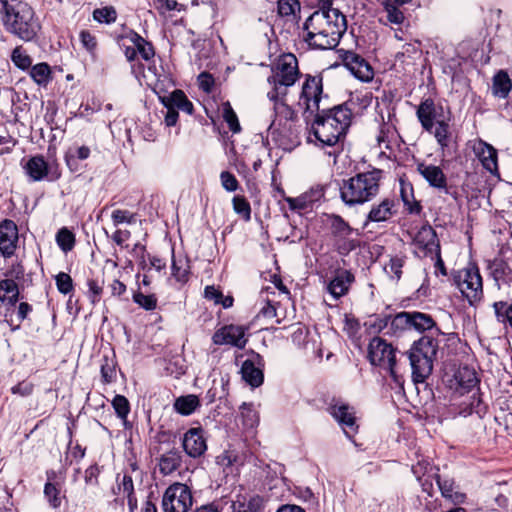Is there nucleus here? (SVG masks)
<instances>
[{
    "instance_id": "obj_59",
    "label": "nucleus",
    "mask_w": 512,
    "mask_h": 512,
    "mask_svg": "<svg viewBox=\"0 0 512 512\" xmlns=\"http://www.w3.org/2000/svg\"><path fill=\"white\" fill-rule=\"evenodd\" d=\"M88 285V292H89V298L91 299V302L93 304L100 301L101 294L103 292V286L102 283H99L98 280L95 279H89L87 281Z\"/></svg>"
},
{
    "instance_id": "obj_9",
    "label": "nucleus",
    "mask_w": 512,
    "mask_h": 512,
    "mask_svg": "<svg viewBox=\"0 0 512 512\" xmlns=\"http://www.w3.org/2000/svg\"><path fill=\"white\" fill-rule=\"evenodd\" d=\"M454 283L470 304L479 301L483 296L482 277L474 265L457 271Z\"/></svg>"
},
{
    "instance_id": "obj_15",
    "label": "nucleus",
    "mask_w": 512,
    "mask_h": 512,
    "mask_svg": "<svg viewBox=\"0 0 512 512\" xmlns=\"http://www.w3.org/2000/svg\"><path fill=\"white\" fill-rule=\"evenodd\" d=\"M414 245L423 252L424 256L433 257L440 252V242L435 230L430 225L422 226L413 239Z\"/></svg>"
},
{
    "instance_id": "obj_4",
    "label": "nucleus",
    "mask_w": 512,
    "mask_h": 512,
    "mask_svg": "<svg viewBox=\"0 0 512 512\" xmlns=\"http://www.w3.org/2000/svg\"><path fill=\"white\" fill-rule=\"evenodd\" d=\"M381 170L357 173L343 180L340 186V196L348 206L362 205L373 200L379 193Z\"/></svg>"
},
{
    "instance_id": "obj_48",
    "label": "nucleus",
    "mask_w": 512,
    "mask_h": 512,
    "mask_svg": "<svg viewBox=\"0 0 512 512\" xmlns=\"http://www.w3.org/2000/svg\"><path fill=\"white\" fill-rule=\"evenodd\" d=\"M112 406L117 416L126 422L127 416L130 412V404L125 396L116 395L112 400Z\"/></svg>"
},
{
    "instance_id": "obj_35",
    "label": "nucleus",
    "mask_w": 512,
    "mask_h": 512,
    "mask_svg": "<svg viewBox=\"0 0 512 512\" xmlns=\"http://www.w3.org/2000/svg\"><path fill=\"white\" fill-rule=\"evenodd\" d=\"M494 313L499 323L512 329V301H498L493 304Z\"/></svg>"
},
{
    "instance_id": "obj_17",
    "label": "nucleus",
    "mask_w": 512,
    "mask_h": 512,
    "mask_svg": "<svg viewBox=\"0 0 512 512\" xmlns=\"http://www.w3.org/2000/svg\"><path fill=\"white\" fill-rule=\"evenodd\" d=\"M182 446L188 456L192 458L202 456L207 450L203 429L190 428L183 436Z\"/></svg>"
},
{
    "instance_id": "obj_54",
    "label": "nucleus",
    "mask_w": 512,
    "mask_h": 512,
    "mask_svg": "<svg viewBox=\"0 0 512 512\" xmlns=\"http://www.w3.org/2000/svg\"><path fill=\"white\" fill-rule=\"evenodd\" d=\"M232 203L234 211L237 214L243 216L246 220L250 219L251 207L249 202L243 196H234Z\"/></svg>"
},
{
    "instance_id": "obj_53",
    "label": "nucleus",
    "mask_w": 512,
    "mask_h": 512,
    "mask_svg": "<svg viewBox=\"0 0 512 512\" xmlns=\"http://www.w3.org/2000/svg\"><path fill=\"white\" fill-rule=\"evenodd\" d=\"M111 219L113 221L114 226H119L120 224L123 223H134L136 221V216L134 213L128 210L115 209L111 213Z\"/></svg>"
},
{
    "instance_id": "obj_39",
    "label": "nucleus",
    "mask_w": 512,
    "mask_h": 512,
    "mask_svg": "<svg viewBox=\"0 0 512 512\" xmlns=\"http://www.w3.org/2000/svg\"><path fill=\"white\" fill-rule=\"evenodd\" d=\"M330 229L332 239L337 236H344L345 234L358 235V233L339 215L330 216Z\"/></svg>"
},
{
    "instance_id": "obj_45",
    "label": "nucleus",
    "mask_w": 512,
    "mask_h": 512,
    "mask_svg": "<svg viewBox=\"0 0 512 512\" xmlns=\"http://www.w3.org/2000/svg\"><path fill=\"white\" fill-rule=\"evenodd\" d=\"M223 119L233 133H239L241 126L238 117L229 102L223 103Z\"/></svg>"
},
{
    "instance_id": "obj_12",
    "label": "nucleus",
    "mask_w": 512,
    "mask_h": 512,
    "mask_svg": "<svg viewBox=\"0 0 512 512\" xmlns=\"http://www.w3.org/2000/svg\"><path fill=\"white\" fill-rule=\"evenodd\" d=\"M245 333L246 328L243 326L225 325L214 333L212 341L215 345H231L243 349L247 343Z\"/></svg>"
},
{
    "instance_id": "obj_27",
    "label": "nucleus",
    "mask_w": 512,
    "mask_h": 512,
    "mask_svg": "<svg viewBox=\"0 0 512 512\" xmlns=\"http://www.w3.org/2000/svg\"><path fill=\"white\" fill-rule=\"evenodd\" d=\"M242 379L252 387H259L263 383V372L257 368L252 360H245L241 367Z\"/></svg>"
},
{
    "instance_id": "obj_32",
    "label": "nucleus",
    "mask_w": 512,
    "mask_h": 512,
    "mask_svg": "<svg viewBox=\"0 0 512 512\" xmlns=\"http://www.w3.org/2000/svg\"><path fill=\"white\" fill-rule=\"evenodd\" d=\"M436 482L443 497L455 503L463 501L464 495L454 490L455 483L452 479L436 475Z\"/></svg>"
},
{
    "instance_id": "obj_33",
    "label": "nucleus",
    "mask_w": 512,
    "mask_h": 512,
    "mask_svg": "<svg viewBox=\"0 0 512 512\" xmlns=\"http://www.w3.org/2000/svg\"><path fill=\"white\" fill-rule=\"evenodd\" d=\"M273 101L274 106V113L276 119L273 121V125L277 120L281 123L282 120H285L286 122L290 121L293 122L296 120L297 115L295 111L286 104L285 98H277V99H270Z\"/></svg>"
},
{
    "instance_id": "obj_38",
    "label": "nucleus",
    "mask_w": 512,
    "mask_h": 512,
    "mask_svg": "<svg viewBox=\"0 0 512 512\" xmlns=\"http://www.w3.org/2000/svg\"><path fill=\"white\" fill-rule=\"evenodd\" d=\"M408 329H411V312H400L394 317H390V327L387 333L395 335Z\"/></svg>"
},
{
    "instance_id": "obj_58",
    "label": "nucleus",
    "mask_w": 512,
    "mask_h": 512,
    "mask_svg": "<svg viewBox=\"0 0 512 512\" xmlns=\"http://www.w3.org/2000/svg\"><path fill=\"white\" fill-rule=\"evenodd\" d=\"M220 180L223 188L229 192H234L239 187L236 177L229 171H223L220 174Z\"/></svg>"
},
{
    "instance_id": "obj_8",
    "label": "nucleus",
    "mask_w": 512,
    "mask_h": 512,
    "mask_svg": "<svg viewBox=\"0 0 512 512\" xmlns=\"http://www.w3.org/2000/svg\"><path fill=\"white\" fill-rule=\"evenodd\" d=\"M323 97V78L321 75H306L300 93L299 105L303 107V117L309 122L320 109Z\"/></svg>"
},
{
    "instance_id": "obj_23",
    "label": "nucleus",
    "mask_w": 512,
    "mask_h": 512,
    "mask_svg": "<svg viewBox=\"0 0 512 512\" xmlns=\"http://www.w3.org/2000/svg\"><path fill=\"white\" fill-rule=\"evenodd\" d=\"M181 463V452L178 449L173 448L160 456L158 461L159 471L165 476L170 475L180 468Z\"/></svg>"
},
{
    "instance_id": "obj_43",
    "label": "nucleus",
    "mask_w": 512,
    "mask_h": 512,
    "mask_svg": "<svg viewBox=\"0 0 512 512\" xmlns=\"http://www.w3.org/2000/svg\"><path fill=\"white\" fill-rule=\"evenodd\" d=\"M56 242L62 251H71L75 245V235L66 227L61 228L57 232Z\"/></svg>"
},
{
    "instance_id": "obj_44",
    "label": "nucleus",
    "mask_w": 512,
    "mask_h": 512,
    "mask_svg": "<svg viewBox=\"0 0 512 512\" xmlns=\"http://www.w3.org/2000/svg\"><path fill=\"white\" fill-rule=\"evenodd\" d=\"M93 18L99 23L111 24L117 19V11L113 6L97 8L93 11Z\"/></svg>"
},
{
    "instance_id": "obj_57",
    "label": "nucleus",
    "mask_w": 512,
    "mask_h": 512,
    "mask_svg": "<svg viewBox=\"0 0 512 512\" xmlns=\"http://www.w3.org/2000/svg\"><path fill=\"white\" fill-rule=\"evenodd\" d=\"M59 489L53 483H46L44 487V494L50 505L57 508L61 505V498L59 497Z\"/></svg>"
},
{
    "instance_id": "obj_13",
    "label": "nucleus",
    "mask_w": 512,
    "mask_h": 512,
    "mask_svg": "<svg viewBox=\"0 0 512 512\" xmlns=\"http://www.w3.org/2000/svg\"><path fill=\"white\" fill-rule=\"evenodd\" d=\"M472 150L485 170L492 175L498 174V153L492 145L482 139H476Z\"/></svg>"
},
{
    "instance_id": "obj_49",
    "label": "nucleus",
    "mask_w": 512,
    "mask_h": 512,
    "mask_svg": "<svg viewBox=\"0 0 512 512\" xmlns=\"http://www.w3.org/2000/svg\"><path fill=\"white\" fill-rule=\"evenodd\" d=\"M101 377L104 383H111L116 377L115 363L107 356L102 359Z\"/></svg>"
},
{
    "instance_id": "obj_3",
    "label": "nucleus",
    "mask_w": 512,
    "mask_h": 512,
    "mask_svg": "<svg viewBox=\"0 0 512 512\" xmlns=\"http://www.w3.org/2000/svg\"><path fill=\"white\" fill-rule=\"evenodd\" d=\"M0 20L8 33L25 42L36 39L41 30L34 9L20 0H0Z\"/></svg>"
},
{
    "instance_id": "obj_22",
    "label": "nucleus",
    "mask_w": 512,
    "mask_h": 512,
    "mask_svg": "<svg viewBox=\"0 0 512 512\" xmlns=\"http://www.w3.org/2000/svg\"><path fill=\"white\" fill-rule=\"evenodd\" d=\"M48 163L42 155L31 157L24 165V170L29 178L34 181H42L48 175Z\"/></svg>"
},
{
    "instance_id": "obj_52",
    "label": "nucleus",
    "mask_w": 512,
    "mask_h": 512,
    "mask_svg": "<svg viewBox=\"0 0 512 512\" xmlns=\"http://www.w3.org/2000/svg\"><path fill=\"white\" fill-rule=\"evenodd\" d=\"M404 266V259L398 256L392 257L384 269L387 274L392 278L399 280L402 276V268Z\"/></svg>"
},
{
    "instance_id": "obj_16",
    "label": "nucleus",
    "mask_w": 512,
    "mask_h": 512,
    "mask_svg": "<svg viewBox=\"0 0 512 512\" xmlns=\"http://www.w3.org/2000/svg\"><path fill=\"white\" fill-rule=\"evenodd\" d=\"M343 62L359 80L364 82L372 80L374 76L373 69L362 56L353 51H346L343 56Z\"/></svg>"
},
{
    "instance_id": "obj_11",
    "label": "nucleus",
    "mask_w": 512,
    "mask_h": 512,
    "mask_svg": "<svg viewBox=\"0 0 512 512\" xmlns=\"http://www.w3.org/2000/svg\"><path fill=\"white\" fill-rule=\"evenodd\" d=\"M416 115L422 128L427 132H432L436 123L447 118L444 107L437 105L431 98H427L419 104Z\"/></svg>"
},
{
    "instance_id": "obj_42",
    "label": "nucleus",
    "mask_w": 512,
    "mask_h": 512,
    "mask_svg": "<svg viewBox=\"0 0 512 512\" xmlns=\"http://www.w3.org/2000/svg\"><path fill=\"white\" fill-rule=\"evenodd\" d=\"M242 424L246 428H253L259 423V415L252 404L243 403L240 406Z\"/></svg>"
},
{
    "instance_id": "obj_14",
    "label": "nucleus",
    "mask_w": 512,
    "mask_h": 512,
    "mask_svg": "<svg viewBox=\"0 0 512 512\" xmlns=\"http://www.w3.org/2000/svg\"><path fill=\"white\" fill-rule=\"evenodd\" d=\"M330 414L342 426L347 437L351 438L358 430L355 410L345 403L334 404L329 407Z\"/></svg>"
},
{
    "instance_id": "obj_64",
    "label": "nucleus",
    "mask_w": 512,
    "mask_h": 512,
    "mask_svg": "<svg viewBox=\"0 0 512 512\" xmlns=\"http://www.w3.org/2000/svg\"><path fill=\"white\" fill-rule=\"evenodd\" d=\"M204 295L206 299L214 301L215 304H220L222 301V292L214 286H206Z\"/></svg>"
},
{
    "instance_id": "obj_62",
    "label": "nucleus",
    "mask_w": 512,
    "mask_h": 512,
    "mask_svg": "<svg viewBox=\"0 0 512 512\" xmlns=\"http://www.w3.org/2000/svg\"><path fill=\"white\" fill-rule=\"evenodd\" d=\"M33 384L29 382H20L11 388L13 394H19L21 396H28L33 391Z\"/></svg>"
},
{
    "instance_id": "obj_28",
    "label": "nucleus",
    "mask_w": 512,
    "mask_h": 512,
    "mask_svg": "<svg viewBox=\"0 0 512 512\" xmlns=\"http://www.w3.org/2000/svg\"><path fill=\"white\" fill-rule=\"evenodd\" d=\"M450 121H451V112L447 110V118L441 120L436 123L433 131L430 132L434 135L437 143L440 145L442 149L449 146L451 132H450Z\"/></svg>"
},
{
    "instance_id": "obj_21",
    "label": "nucleus",
    "mask_w": 512,
    "mask_h": 512,
    "mask_svg": "<svg viewBox=\"0 0 512 512\" xmlns=\"http://www.w3.org/2000/svg\"><path fill=\"white\" fill-rule=\"evenodd\" d=\"M394 206L395 203L392 199L385 198L379 204L372 206L367 215L366 222H384L389 220L396 213Z\"/></svg>"
},
{
    "instance_id": "obj_19",
    "label": "nucleus",
    "mask_w": 512,
    "mask_h": 512,
    "mask_svg": "<svg viewBox=\"0 0 512 512\" xmlns=\"http://www.w3.org/2000/svg\"><path fill=\"white\" fill-rule=\"evenodd\" d=\"M417 171L431 187L447 192V178L439 166L419 163Z\"/></svg>"
},
{
    "instance_id": "obj_47",
    "label": "nucleus",
    "mask_w": 512,
    "mask_h": 512,
    "mask_svg": "<svg viewBox=\"0 0 512 512\" xmlns=\"http://www.w3.org/2000/svg\"><path fill=\"white\" fill-rule=\"evenodd\" d=\"M396 5L397 4L392 3L390 0L383 1L388 21L393 24H402L404 21V14Z\"/></svg>"
},
{
    "instance_id": "obj_55",
    "label": "nucleus",
    "mask_w": 512,
    "mask_h": 512,
    "mask_svg": "<svg viewBox=\"0 0 512 512\" xmlns=\"http://www.w3.org/2000/svg\"><path fill=\"white\" fill-rule=\"evenodd\" d=\"M133 300L146 310H154L157 306V298L154 295H145L138 292L133 295Z\"/></svg>"
},
{
    "instance_id": "obj_10",
    "label": "nucleus",
    "mask_w": 512,
    "mask_h": 512,
    "mask_svg": "<svg viewBox=\"0 0 512 512\" xmlns=\"http://www.w3.org/2000/svg\"><path fill=\"white\" fill-rule=\"evenodd\" d=\"M192 505L193 496L190 488L179 482L170 485L162 498L164 512H187Z\"/></svg>"
},
{
    "instance_id": "obj_46",
    "label": "nucleus",
    "mask_w": 512,
    "mask_h": 512,
    "mask_svg": "<svg viewBox=\"0 0 512 512\" xmlns=\"http://www.w3.org/2000/svg\"><path fill=\"white\" fill-rule=\"evenodd\" d=\"M11 60L16 67L22 70L30 68L32 64L31 57L26 53L22 46H17L12 51Z\"/></svg>"
},
{
    "instance_id": "obj_29",
    "label": "nucleus",
    "mask_w": 512,
    "mask_h": 512,
    "mask_svg": "<svg viewBox=\"0 0 512 512\" xmlns=\"http://www.w3.org/2000/svg\"><path fill=\"white\" fill-rule=\"evenodd\" d=\"M455 380L458 384V389L462 392H468L472 388L476 387L479 380L476 376V372L469 367L460 368L455 374Z\"/></svg>"
},
{
    "instance_id": "obj_31",
    "label": "nucleus",
    "mask_w": 512,
    "mask_h": 512,
    "mask_svg": "<svg viewBox=\"0 0 512 512\" xmlns=\"http://www.w3.org/2000/svg\"><path fill=\"white\" fill-rule=\"evenodd\" d=\"M354 234H345L332 239L335 250L342 256H347L351 251L359 246L357 237Z\"/></svg>"
},
{
    "instance_id": "obj_5",
    "label": "nucleus",
    "mask_w": 512,
    "mask_h": 512,
    "mask_svg": "<svg viewBox=\"0 0 512 512\" xmlns=\"http://www.w3.org/2000/svg\"><path fill=\"white\" fill-rule=\"evenodd\" d=\"M437 351L438 341L431 336L424 335L413 343L408 357L415 383H423L430 376Z\"/></svg>"
},
{
    "instance_id": "obj_40",
    "label": "nucleus",
    "mask_w": 512,
    "mask_h": 512,
    "mask_svg": "<svg viewBox=\"0 0 512 512\" xmlns=\"http://www.w3.org/2000/svg\"><path fill=\"white\" fill-rule=\"evenodd\" d=\"M436 326L435 321L429 314L421 312H411V328L424 332Z\"/></svg>"
},
{
    "instance_id": "obj_41",
    "label": "nucleus",
    "mask_w": 512,
    "mask_h": 512,
    "mask_svg": "<svg viewBox=\"0 0 512 512\" xmlns=\"http://www.w3.org/2000/svg\"><path fill=\"white\" fill-rule=\"evenodd\" d=\"M30 76L38 85H46L51 80V69L47 63H38L31 67Z\"/></svg>"
},
{
    "instance_id": "obj_51",
    "label": "nucleus",
    "mask_w": 512,
    "mask_h": 512,
    "mask_svg": "<svg viewBox=\"0 0 512 512\" xmlns=\"http://www.w3.org/2000/svg\"><path fill=\"white\" fill-rule=\"evenodd\" d=\"M277 8L281 17H288L294 15L296 10H300V3L298 0H278Z\"/></svg>"
},
{
    "instance_id": "obj_6",
    "label": "nucleus",
    "mask_w": 512,
    "mask_h": 512,
    "mask_svg": "<svg viewBox=\"0 0 512 512\" xmlns=\"http://www.w3.org/2000/svg\"><path fill=\"white\" fill-rule=\"evenodd\" d=\"M299 76L298 61L293 54L280 56L272 69L268 82L273 86L268 92L269 99L285 98L288 88L295 84Z\"/></svg>"
},
{
    "instance_id": "obj_7",
    "label": "nucleus",
    "mask_w": 512,
    "mask_h": 512,
    "mask_svg": "<svg viewBox=\"0 0 512 512\" xmlns=\"http://www.w3.org/2000/svg\"><path fill=\"white\" fill-rule=\"evenodd\" d=\"M368 359L372 365L387 370L395 383H402V377L398 375L396 370L395 349L384 339L374 337L370 341L368 346Z\"/></svg>"
},
{
    "instance_id": "obj_24",
    "label": "nucleus",
    "mask_w": 512,
    "mask_h": 512,
    "mask_svg": "<svg viewBox=\"0 0 512 512\" xmlns=\"http://www.w3.org/2000/svg\"><path fill=\"white\" fill-rule=\"evenodd\" d=\"M160 100L164 106L171 105L175 110H182L187 114L193 112V104L182 90L176 89L169 96L160 97Z\"/></svg>"
},
{
    "instance_id": "obj_61",
    "label": "nucleus",
    "mask_w": 512,
    "mask_h": 512,
    "mask_svg": "<svg viewBox=\"0 0 512 512\" xmlns=\"http://www.w3.org/2000/svg\"><path fill=\"white\" fill-rule=\"evenodd\" d=\"M135 49L137 50V53H139L141 57L146 61L150 60L155 55L152 44L147 41L141 45L136 46Z\"/></svg>"
},
{
    "instance_id": "obj_50",
    "label": "nucleus",
    "mask_w": 512,
    "mask_h": 512,
    "mask_svg": "<svg viewBox=\"0 0 512 512\" xmlns=\"http://www.w3.org/2000/svg\"><path fill=\"white\" fill-rule=\"evenodd\" d=\"M231 509L232 512H261L260 499L252 498L248 502H233Z\"/></svg>"
},
{
    "instance_id": "obj_63",
    "label": "nucleus",
    "mask_w": 512,
    "mask_h": 512,
    "mask_svg": "<svg viewBox=\"0 0 512 512\" xmlns=\"http://www.w3.org/2000/svg\"><path fill=\"white\" fill-rule=\"evenodd\" d=\"M80 40L87 50L92 51L95 49L97 44L96 38L89 31H81Z\"/></svg>"
},
{
    "instance_id": "obj_36",
    "label": "nucleus",
    "mask_w": 512,
    "mask_h": 512,
    "mask_svg": "<svg viewBox=\"0 0 512 512\" xmlns=\"http://www.w3.org/2000/svg\"><path fill=\"white\" fill-rule=\"evenodd\" d=\"M172 277L179 283H186L190 275V266L187 259L179 257L172 259Z\"/></svg>"
},
{
    "instance_id": "obj_37",
    "label": "nucleus",
    "mask_w": 512,
    "mask_h": 512,
    "mask_svg": "<svg viewBox=\"0 0 512 512\" xmlns=\"http://www.w3.org/2000/svg\"><path fill=\"white\" fill-rule=\"evenodd\" d=\"M199 405L200 402L196 395H187L177 398L174 403V408L181 415H190Z\"/></svg>"
},
{
    "instance_id": "obj_1",
    "label": "nucleus",
    "mask_w": 512,
    "mask_h": 512,
    "mask_svg": "<svg viewBox=\"0 0 512 512\" xmlns=\"http://www.w3.org/2000/svg\"><path fill=\"white\" fill-rule=\"evenodd\" d=\"M346 29V18L338 9H320L306 19L304 40L314 49H333L339 44Z\"/></svg>"
},
{
    "instance_id": "obj_60",
    "label": "nucleus",
    "mask_w": 512,
    "mask_h": 512,
    "mask_svg": "<svg viewBox=\"0 0 512 512\" xmlns=\"http://www.w3.org/2000/svg\"><path fill=\"white\" fill-rule=\"evenodd\" d=\"M198 83H199V87L209 93L212 91V88L214 86V78L211 74L207 73V72H202L199 76H198Z\"/></svg>"
},
{
    "instance_id": "obj_20",
    "label": "nucleus",
    "mask_w": 512,
    "mask_h": 512,
    "mask_svg": "<svg viewBox=\"0 0 512 512\" xmlns=\"http://www.w3.org/2000/svg\"><path fill=\"white\" fill-rule=\"evenodd\" d=\"M354 275L349 270L339 269L327 286L328 292L339 299L348 293L350 285L354 282Z\"/></svg>"
},
{
    "instance_id": "obj_26",
    "label": "nucleus",
    "mask_w": 512,
    "mask_h": 512,
    "mask_svg": "<svg viewBox=\"0 0 512 512\" xmlns=\"http://www.w3.org/2000/svg\"><path fill=\"white\" fill-rule=\"evenodd\" d=\"M323 195V189L317 188L296 198H286V201L291 210H305L310 207L314 201L323 197Z\"/></svg>"
},
{
    "instance_id": "obj_56",
    "label": "nucleus",
    "mask_w": 512,
    "mask_h": 512,
    "mask_svg": "<svg viewBox=\"0 0 512 512\" xmlns=\"http://www.w3.org/2000/svg\"><path fill=\"white\" fill-rule=\"evenodd\" d=\"M57 289L62 294H68L73 290V280L67 273L60 272L55 277Z\"/></svg>"
},
{
    "instance_id": "obj_2",
    "label": "nucleus",
    "mask_w": 512,
    "mask_h": 512,
    "mask_svg": "<svg viewBox=\"0 0 512 512\" xmlns=\"http://www.w3.org/2000/svg\"><path fill=\"white\" fill-rule=\"evenodd\" d=\"M351 119L352 111L343 104L318 110L306 123L311 125L312 132L322 148H332L327 152L328 155L336 156L340 151L339 142L344 138Z\"/></svg>"
},
{
    "instance_id": "obj_25",
    "label": "nucleus",
    "mask_w": 512,
    "mask_h": 512,
    "mask_svg": "<svg viewBox=\"0 0 512 512\" xmlns=\"http://www.w3.org/2000/svg\"><path fill=\"white\" fill-rule=\"evenodd\" d=\"M114 493H122L127 498L129 512H135L137 509V498L134 493V484L130 475L124 474L121 479L119 476L117 477V491L114 490Z\"/></svg>"
},
{
    "instance_id": "obj_18",
    "label": "nucleus",
    "mask_w": 512,
    "mask_h": 512,
    "mask_svg": "<svg viewBox=\"0 0 512 512\" xmlns=\"http://www.w3.org/2000/svg\"><path fill=\"white\" fill-rule=\"evenodd\" d=\"M18 228L16 224L9 219H5L0 224V252L7 258L11 257L17 247Z\"/></svg>"
},
{
    "instance_id": "obj_30",
    "label": "nucleus",
    "mask_w": 512,
    "mask_h": 512,
    "mask_svg": "<svg viewBox=\"0 0 512 512\" xmlns=\"http://www.w3.org/2000/svg\"><path fill=\"white\" fill-rule=\"evenodd\" d=\"M512 88V82L507 72L500 70L493 77L492 92L499 98H506Z\"/></svg>"
},
{
    "instance_id": "obj_34",
    "label": "nucleus",
    "mask_w": 512,
    "mask_h": 512,
    "mask_svg": "<svg viewBox=\"0 0 512 512\" xmlns=\"http://www.w3.org/2000/svg\"><path fill=\"white\" fill-rule=\"evenodd\" d=\"M19 289L17 283L12 279L0 281V300L10 305H15L18 300Z\"/></svg>"
}]
</instances>
